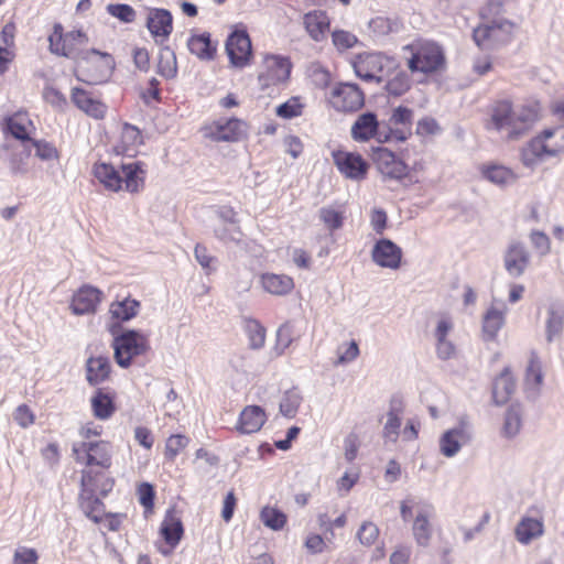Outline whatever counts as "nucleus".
I'll use <instances>...</instances> for the list:
<instances>
[{
  "mask_svg": "<svg viewBox=\"0 0 564 564\" xmlns=\"http://www.w3.org/2000/svg\"><path fill=\"white\" fill-rule=\"evenodd\" d=\"M48 42L52 53L70 58L76 63L75 75L78 80L97 85L105 83L110 76L112 69L111 56L97 50L83 52L67 46L61 24L54 25V32L50 35Z\"/></svg>",
  "mask_w": 564,
  "mask_h": 564,
  "instance_id": "nucleus-1",
  "label": "nucleus"
},
{
  "mask_svg": "<svg viewBox=\"0 0 564 564\" xmlns=\"http://www.w3.org/2000/svg\"><path fill=\"white\" fill-rule=\"evenodd\" d=\"M539 118L538 105L513 106L510 100H499L491 107L487 129L505 141H518L529 134Z\"/></svg>",
  "mask_w": 564,
  "mask_h": 564,
  "instance_id": "nucleus-2",
  "label": "nucleus"
},
{
  "mask_svg": "<svg viewBox=\"0 0 564 564\" xmlns=\"http://www.w3.org/2000/svg\"><path fill=\"white\" fill-rule=\"evenodd\" d=\"M93 173L109 191L126 189L137 193L144 186L145 170L144 164L140 161L121 163L119 167L107 163H96Z\"/></svg>",
  "mask_w": 564,
  "mask_h": 564,
  "instance_id": "nucleus-3",
  "label": "nucleus"
},
{
  "mask_svg": "<svg viewBox=\"0 0 564 564\" xmlns=\"http://www.w3.org/2000/svg\"><path fill=\"white\" fill-rule=\"evenodd\" d=\"M400 516L405 522L413 518L412 535L414 541L419 546H429L433 536L434 506L426 500L406 497L400 502Z\"/></svg>",
  "mask_w": 564,
  "mask_h": 564,
  "instance_id": "nucleus-4",
  "label": "nucleus"
},
{
  "mask_svg": "<svg viewBox=\"0 0 564 564\" xmlns=\"http://www.w3.org/2000/svg\"><path fill=\"white\" fill-rule=\"evenodd\" d=\"M113 357L118 366L128 368L132 359L147 352L149 340L145 335L134 329H124L112 340Z\"/></svg>",
  "mask_w": 564,
  "mask_h": 564,
  "instance_id": "nucleus-5",
  "label": "nucleus"
},
{
  "mask_svg": "<svg viewBox=\"0 0 564 564\" xmlns=\"http://www.w3.org/2000/svg\"><path fill=\"white\" fill-rule=\"evenodd\" d=\"M355 74L365 82L381 84L386 72L393 69L395 61L382 53H362L356 56L354 63Z\"/></svg>",
  "mask_w": 564,
  "mask_h": 564,
  "instance_id": "nucleus-6",
  "label": "nucleus"
},
{
  "mask_svg": "<svg viewBox=\"0 0 564 564\" xmlns=\"http://www.w3.org/2000/svg\"><path fill=\"white\" fill-rule=\"evenodd\" d=\"M73 455L78 463L108 469L111 466V446L106 441L80 442L73 445Z\"/></svg>",
  "mask_w": 564,
  "mask_h": 564,
  "instance_id": "nucleus-7",
  "label": "nucleus"
},
{
  "mask_svg": "<svg viewBox=\"0 0 564 564\" xmlns=\"http://www.w3.org/2000/svg\"><path fill=\"white\" fill-rule=\"evenodd\" d=\"M332 107L339 112H355L365 105V94L357 84L338 83L329 93Z\"/></svg>",
  "mask_w": 564,
  "mask_h": 564,
  "instance_id": "nucleus-8",
  "label": "nucleus"
},
{
  "mask_svg": "<svg viewBox=\"0 0 564 564\" xmlns=\"http://www.w3.org/2000/svg\"><path fill=\"white\" fill-rule=\"evenodd\" d=\"M503 268L507 273L518 279L522 276L531 264V253L525 243L513 239L508 242L502 253Z\"/></svg>",
  "mask_w": 564,
  "mask_h": 564,
  "instance_id": "nucleus-9",
  "label": "nucleus"
},
{
  "mask_svg": "<svg viewBox=\"0 0 564 564\" xmlns=\"http://www.w3.org/2000/svg\"><path fill=\"white\" fill-rule=\"evenodd\" d=\"M473 426L467 416H462L458 424L446 431L440 440V451L446 457L455 456L464 444L471 441Z\"/></svg>",
  "mask_w": 564,
  "mask_h": 564,
  "instance_id": "nucleus-10",
  "label": "nucleus"
},
{
  "mask_svg": "<svg viewBox=\"0 0 564 564\" xmlns=\"http://www.w3.org/2000/svg\"><path fill=\"white\" fill-rule=\"evenodd\" d=\"M351 138L358 142H366L371 138L379 142L390 141V134L384 130V122H379L376 113L365 112L351 126Z\"/></svg>",
  "mask_w": 564,
  "mask_h": 564,
  "instance_id": "nucleus-11",
  "label": "nucleus"
},
{
  "mask_svg": "<svg viewBox=\"0 0 564 564\" xmlns=\"http://www.w3.org/2000/svg\"><path fill=\"white\" fill-rule=\"evenodd\" d=\"M444 63L442 48L435 43L422 44L408 62L411 72L432 73Z\"/></svg>",
  "mask_w": 564,
  "mask_h": 564,
  "instance_id": "nucleus-12",
  "label": "nucleus"
},
{
  "mask_svg": "<svg viewBox=\"0 0 564 564\" xmlns=\"http://www.w3.org/2000/svg\"><path fill=\"white\" fill-rule=\"evenodd\" d=\"M332 156L334 164L346 178L356 182L366 178L369 165L359 153L338 150Z\"/></svg>",
  "mask_w": 564,
  "mask_h": 564,
  "instance_id": "nucleus-13",
  "label": "nucleus"
},
{
  "mask_svg": "<svg viewBox=\"0 0 564 564\" xmlns=\"http://www.w3.org/2000/svg\"><path fill=\"white\" fill-rule=\"evenodd\" d=\"M91 471L83 470L82 473V494H80V509L86 517L91 519L95 523H99L106 514L102 501L94 494L91 487Z\"/></svg>",
  "mask_w": 564,
  "mask_h": 564,
  "instance_id": "nucleus-14",
  "label": "nucleus"
},
{
  "mask_svg": "<svg viewBox=\"0 0 564 564\" xmlns=\"http://www.w3.org/2000/svg\"><path fill=\"white\" fill-rule=\"evenodd\" d=\"M372 160L384 177L402 180L408 175V165L387 148L373 149Z\"/></svg>",
  "mask_w": 564,
  "mask_h": 564,
  "instance_id": "nucleus-15",
  "label": "nucleus"
},
{
  "mask_svg": "<svg viewBox=\"0 0 564 564\" xmlns=\"http://www.w3.org/2000/svg\"><path fill=\"white\" fill-rule=\"evenodd\" d=\"M226 52L232 65L243 67L248 64L252 47L246 31H235L226 41Z\"/></svg>",
  "mask_w": 564,
  "mask_h": 564,
  "instance_id": "nucleus-16",
  "label": "nucleus"
},
{
  "mask_svg": "<svg viewBox=\"0 0 564 564\" xmlns=\"http://www.w3.org/2000/svg\"><path fill=\"white\" fill-rule=\"evenodd\" d=\"M413 111L410 108L399 106L393 109L388 121L384 122V130L390 134V140L405 141L411 134Z\"/></svg>",
  "mask_w": 564,
  "mask_h": 564,
  "instance_id": "nucleus-17",
  "label": "nucleus"
},
{
  "mask_svg": "<svg viewBox=\"0 0 564 564\" xmlns=\"http://www.w3.org/2000/svg\"><path fill=\"white\" fill-rule=\"evenodd\" d=\"M371 258L381 268L397 270L401 265L402 250L390 239H380L372 248Z\"/></svg>",
  "mask_w": 564,
  "mask_h": 564,
  "instance_id": "nucleus-18",
  "label": "nucleus"
},
{
  "mask_svg": "<svg viewBox=\"0 0 564 564\" xmlns=\"http://www.w3.org/2000/svg\"><path fill=\"white\" fill-rule=\"evenodd\" d=\"M245 128L246 123L236 118L218 120L209 127L207 135L216 142H235L245 134Z\"/></svg>",
  "mask_w": 564,
  "mask_h": 564,
  "instance_id": "nucleus-19",
  "label": "nucleus"
},
{
  "mask_svg": "<svg viewBox=\"0 0 564 564\" xmlns=\"http://www.w3.org/2000/svg\"><path fill=\"white\" fill-rule=\"evenodd\" d=\"M508 308L501 301H494L482 316V336L485 340H494L506 322Z\"/></svg>",
  "mask_w": 564,
  "mask_h": 564,
  "instance_id": "nucleus-20",
  "label": "nucleus"
},
{
  "mask_svg": "<svg viewBox=\"0 0 564 564\" xmlns=\"http://www.w3.org/2000/svg\"><path fill=\"white\" fill-rule=\"evenodd\" d=\"M147 28L158 43L166 40L173 31V18L166 9H150Z\"/></svg>",
  "mask_w": 564,
  "mask_h": 564,
  "instance_id": "nucleus-21",
  "label": "nucleus"
},
{
  "mask_svg": "<svg viewBox=\"0 0 564 564\" xmlns=\"http://www.w3.org/2000/svg\"><path fill=\"white\" fill-rule=\"evenodd\" d=\"M267 73L259 75L264 85H275L285 82L291 73V63L286 57L271 55L265 57Z\"/></svg>",
  "mask_w": 564,
  "mask_h": 564,
  "instance_id": "nucleus-22",
  "label": "nucleus"
},
{
  "mask_svg": "<svg viewBox=\"0 0 564 564\" xmlns=\"http://www.w3.org/2000/svg\"><path fill=\"white\" fill-rule=\"evenodd\" d=\"M551 155V147H549L542 134L531 139L520 152V160L525 167L534 169L546 158Z\"/></svg>",
  "mask_w": 564,
  "mask_h": 564,
  "instance_id": "nucleus-23",
  "label": "nucleus"
},
{
  "mask_svg": "<svg viewBox=\"0 0 564 564\" xmlns=\"http://www.w3.org/2000/svg\"><path fill=\"white\" fill-rule=\"evenodd\" d=\"M101 299V292L93 286L80 288L73 296L70 308L76 315L95 313Z\"/></svg>",
  "mask_w": 564,
  "mask_h": 564,
  "instance_id": "nucleus-24",
  "label": "nucleus"
},
{
  "mask_svg": "<svg viewBox=\"0 0 564 564\" xmlns=\"http://www.w3.org/2000/svg\"><path fill=\"white\" fill-rule=\"evenodd\" d=\"M510 29L511 24L507 21H494L489 24H484L476 28L473 32V37L479 47H487L488 42L503 41Z\"/></svg>",
  "mask_w": 564,
  "mask_h": 564,
  "instance_id": "nucleus-25",
  "label": "nucleus"
},
{
  "mask_svg": "<svg viewBox=\"0 0 564 564\" xmlns=\"http://www.w3.org/2000/svg\"><path fill=\"white\" fill-rule=\"evenodd\" d=\"M267 421L264 410L259 405H247L239 415L236 425L240 434H252L261 430Z\"/></svg>",
  "mask_w": 564,
  "mask_h": 564,
  "instance_id": "nucleus-26",
  "label": "nucleus"
},
{
  "mask_svg": "<svg viewBox=\"0 0 564 564\" xmlns=\"http://www.w3.org/2000/svg\"><path fill=\"white\" fill-rule=\"evenodd\" d=\"M403 401L399 397H393L390 401L387 421L382 430V436L386 441L395 443L401 429V415L403 413Z\"/></svg>",
  "mask_w": 564,
  "mask_h": 564,
  "instance_id": "nucleus-27",
  "label": "nucleus"
},
{
  "mask_svg": "<svg viewBox=\"0 0 564 564\" xmlns=\"http://www.w3.org/2000/svg\"><path fill=\"white\" fill-rule=\"evenodd\" d=\"M70 99L78 109L90 117L101 119L106 113V106L101 101L93 98L90 94L83 88L74 87L72 89Z\"/></svg>",
  "mask_w": 564,
  "mask_h": 564,
  "instance_id": "nucleus-28",
  "label": "nucleus"
},
{
  "mask_svg": "<svg viewBox=\"0 0 564 564\" xmlns=\"http://www.w3.org/2000/svg\"><path fill=\"white\" fill-rule=\"evenodd\" d=\"M516 539L523 545L530 544L533 540L544 534V523L542 518L523 517L514 529Z\"/></svg>",
  "mask_w": 564,
  "mask_h": 564,
  "instance_id": "nucleus-29",
  "label": "nucleus"
},
{
  "mask_svg": "<svg viewBox=\"0 0 564 564\" xmlns=\"http://www.w3.org/2000/svg\"><path fill=\"white\" fill-rule=\"evenodd\" d=\"M86 380L90 386H98L105 382L111 371V365L108 357H89L86 361Z\"/></svg>",
  "mask_w": 564,
  "mask_h": 564,
  "instance_id": "nucleus-30",
  "label": "nucleus"
},
{
  "mask_svg": "<svg viewBox=\"0 0 564 564\" xmlns=\"http://www.w3.org/2000/svg\"><path fill=\"white\" fill-rule=\"evenodd\" d=\"M304 26L314 41L321 42L329 29V19L325 11L314 10L304 15Z\"/></svg>",
  "mask_w": 564,
  "mask_h": 564,
  "instance_id": "nucleus-31",
  "label": "nucleus"
},
{
  "mask_svg": "<svg viewBox=\"0 0 564 564\" xmlns=\"http://www.w3.org/2000/svg\"><path fill=\"white\" fill-rule=\"evenodd\" d=\"M481 173L487 181L500 187L511 186L518 181V175L511 169L500 164L486 165Z\"/></svg>",
  "mask_w": 564,
  "mask_h": 564,
  "instance_id": "nucleus-32",
  "label": "nucleus"
},
{
  "mask_svg": "<svg viewBox=\"0 0 564 564\" xmlns=\"http://www.w3.org/2000/svg\"><path fill=\"white\" fill-rule=\"evenodd\" d=\"M261 285L268 293L278 296L290 293L294 288L292 278L275 273H263L261 275Z\"/></svg>",
  "mask_w": 564,
  "mask_h": 564,
  "instance_id": "nucleus-33",
  "label": "nucleus"
},
{
  "mask_svg": "<svg viewBox=\"0 0 564 564\" xmlns=\"http://www.w3.org/2000/svg\"><path fill=\"white\" fill-rule=\"evenodd\" d=\"M542 362L535 351H531L529 362L525 369L524 384L525 389L532 391L535 395L540 392L543 383Z\"/></svg>",
  "mask_w": 564,
  "mask_h": 564,
  "instance_id": "nucleus-34",
  "label": "nucleus"
},
{
  "mask_svg": "<svg viewBox=\"0 0 564 564\" xmlns=\"http://www.w3.org/2000/svg\"><path fill=\"white\" fill-rule=\"evenodd\" d=\"M516 388L514 380L509 368H505L494 381L492 398L496 404L506 403Z\"/></svg>",
  "mask_w": 564,
  "mask_h": 564,
  "instance_id": "nucleus-35",
  "label": "nucleus"
},
{
  "mask_svg": "<svg viewBox=\"0 0 564 564\" xmlns=\"http://www.w3.org/2000/svg\"><path fill=\"white\" fill-rule=\"evenodd\" d=\"M187 47L192 54L206 61L213 59L216 53V47L210 41V34L207 32L189 37L187 41Z\"/></svg>",
  "mask_w": 564,
  "mask_h": 564,
  "instance_id": "nucleus-36",
  "label": "nucleus"
},
{
  "mask_svg": "<svg viewBox=\"0 0 564 564\" xmlns=\"http://www.w3.org/2000/svg\"><path fill=\"white\" fill-rule=\"evenodd\" d=\"M91 408L94 415L99 420L109 419L116 410L113 398L102 389H98L93 395Z\"/></svg>",
  "mask_w": 564,
  "mask_h": 564,
  "instance_id": "nucleus-37",
  "label": "nucleus"
},
{
  "mask_svg": "<svg viewBox=\"0 0 564 564\" xmlns=\"http://www.w3.org/2000/svg\"><path fill=\"white\" fill-rule=\"evenodd\" d=\"M161 534L164 538V541L173 549L175 547L182 539L183 535V524L180 519L174 518L173 516H167L161 524Z\"/></svg>",
  "mask_w": 564,
  "mask_h": 564,
  "instance_id": "nucleus-38",
  "label": "nucleus"
},
{
  "mask_svg": "<svg viewBox=\"0 0 564 564\" xmlns=\"http://www.w3.org/2000/svg\"><path fill=\"white\" fill-rule=\"evenodd\" d=\"M140 303L137 300L124 299L111 303L109 313L118 321L127 322L137 316Z\"/></svg>",
  "mask_w": 564,
  "mask_h": 564,
  "instance_id": "nucleus-39",
  "label": "nucleus"
},
{
  "mask_svg": "<svg viewBox=\"0 0 564 564\" xmlns=\"http://www.w3.org/2000/svg\"><path fill=\"white\" fill-rule=\"evenodd\" d=\"M158 73L166 79H172L177 74L176 55L169 46H163L160 50Z\"/></svg>",
  "mask_w": 564,
  "mask_h": 564,
  "instance_id": "nucleus-40",
  "label": "nucleus"
},
{
  "mask_svg": "<svg viewBox=\"0 0 564 564\" xmlns=\"http://www.w3.org/2000/svg\"><path fill=\"white\" fill-rule=\"evenodd\" d=\"M318 218L330 232L339 230L345 220L344 213L333 206H324L319 208Z\"/></svg>",
  "mask_w": 564,
  "mask_h": 564,
  "instance_id": "nucleus-41",
  "label": "nucleus"
},
{
  "mask_svg": "<svg viewBox=\"0 0 564 564\" xmlns=\"http://www.w3.org/2000/svg\"><path fill=\"white\" fill-rule=\"evenodd\" d=\"M522 413L519 405H511L505 414L502 433L506 437H514L521 430Z\"/></svg>",
  "mask_w": 564,
  "mask_h": 564,
  "instance_id": "nucleus-42",
  "label": "nucleus"
},
{
  "mask_svg": "<svg viewBox=\"0 0 564 564\" xmlns=\"http://www.w3.org/2000/svg\"><path fill=\"white\" fill-rule=\"evenodd\" d=\"M260 520L267 528L279 531L286 524L288 518L286 514L278 508L267 506L263 507L260 512Z\"/></svg>",
  "mask_w": 564,
  "mask_h": 564,
  "instance_id": "nucleus-43",
  "label": "nucleus"
},
{
  "mask_svg": "<svg viewBox=\"0 0 564 564\" xmlns=\"http://www.w3.org/2000/svg\"><path fill=\"white\" fill-rule=\"evenodd\" d=\"M245 332L249 339V346L252 349H260L263 347L265 341V328L253 318H247L245 321Z\"/></svg>",
  "mask_w": 564,
  "mask_h": 564,
  "instance_id": "nucleus-44",
  "label": "nucleus"
},
{
  "mask_svg": "<svg viewBox=\"0 0 564 564\" xmlns=\"http://www.w3.org/2000/svg\"><path fill=\"white\" fill-rule=\"evenodd\" d=\"M545 143L551 147V155L564 152V126L545 129L541 132Z\"/></svg>",
  "mask_w": 564,
  "mask_h": 564,
  "instance_id": "nucleus-45",
  "label": "nucleus"
},
{
  "mask_svg": "<svg viewBox=\"0 0 564 564\" xmlns=\"http://www.w3.org/2000/svg\"><path fill=\"white\" fill-rule=\"evenodd\" d=\"M142 143V135L134 126L126 123L121 131V150L123 153L130 154L135 148Z\"/></svg>",
  "mask_w": 564,
  "mask_h": 564,
  "instance_id": "nucleus-46",
  "label": "nucleus"
},
{
  "mask_svg": "<svg viewBox=\"0 0 564 564\" xmlns=\"http://www.w3.org/2000/svg\"><path fill=\"white\" fill-rule=\"evenodd\" d=\"M564 327V311L562 308L551 307L549 310V317L546 321V340L553 341L554 337L558 336Z\"/></svg>",
  "mask_w": 564,
  "mask_h": 564,
  "instance_id": "nucleus-47",
  "label": "nucleus"
},
{
  "mask_svg": "<svg viewBox=\"0 0 564 564\" xmlns=\"http://www.w3.org/2000/svg\"><path fill=\"white\" fill-rule=\"evenodd\" d=\"M302 397L296 390H289L280 402V412L286 417H294L301 404Z\"/></svg>",
  "mask_w": 564,
  "mask_h": 564,
  "instance_id": "nucleus-48",
  "label": "nucleus"
},
{
  "mask_svg": "<svg viewBox=\"0 0 564 564\" xmlns=\"http://www.w3.org/2000/svg\"><path fill=\"white\" fill-rule=\"evenodd\" d=\"M31 151L23 148L19 151H14L9 160L10 171L13 175H25L29 171L28 160Z\"/></svg>",
  "mask_w": 564,
  "mask_h": 564,
  "instance_id": "nucleus-49",
  "label": "nucleus"
},
{
  "mask_svg": "<svg viewBox=\"0 0 564 564\" xmlns=\"http://www.w3.org/2000/svg\"><path fill=\"white\" fill-rule=\"evenodd\" d=\"M91 471V487L95 495L106 497L113 488L115 481L105 471Z\"/></svg>",
  "mask_w": 564,
  "mask_h": 564,
  "instance_id": "nucleus-50",
  "label": "nucleus"
},
{
  "mask_svg": "<svg viewBox=\"0 0 564 564\" xmlns=\"http://www.w3.org/2000/svg\"><path fill=\"white\" fill-rule=\"evenodd\" d=\"M293 341L292 325L286 322L276 330V343L273 348L275 356H281Z\"/></svg>",
  "mask_w": 564,
  "mask_h": 564,
  "instance_id": "nucleus-51",
  "label": "nucleus"
},
{
  "mask_svg": "<svg viewBox=\"0 0 564 564\" xmlns=\"http://www.w3.org/2000/svg\"><path fill=\"white\" fill-rule=\"evenodd\" d=\"M411 86V80L405 72H399L393 78L386 84V89L389 95L401 96Z\"/></svg>",
  "mask_w": 564,
  "mask_h": 564,
  "instance_id": "nucleus-52",
  "label": "nucleus"
},
{
  "mask_svg": "<svg viewBox=\"0 0 564 564\" xmlns=\"http://www.w3.org/2000/svg\"><path fill=\"white\" fill-rule=\"evenodd\" d=\"M42 96L47 104L58 111H64L67 108L66 97L53 86H45Z\"/></svg>",
  "mask_w": 564,
  "mask_h": 564,
  "instance_id": "nucleus-53",
  "label": "nucleus"
},
{
  "mask_svg": "<svg viewBox=\"0 0 564 564\" xmlns=\"http://www.w3.org/2000/svg\"><path fill=\"white\" fill-rule=\"evenodd\" d=\"M302 111L303 105L301 104L299 97H292L276 108V115L284 119H291L301 116Z\"/></svg>",
  "mask_w": 564,
  "mask_h": 564,
  "instance_id": "nucleus-54",
  "label": "nucleus"
},
{
  "mask_svg": "<svg viewBox=\"0 0 564 564\" xmlns=\"http://www.w3.org/2000/svg\"><path fill=\"white\" fill-rule=\"evenodd\" d=\"M106 9L110 15L117 18L121 22L131 23L135 20V11L129 4H108Z\"/></svg>",
  "mask_w": 564,
  "mask_h": 564,
  "instance_id": "nucleus-55",
  "label": "nucleus"
},
{
  "mask_svg": "<svg viewBox=\"0 0 564 564\" xmlns=\"http://www.w3.org/2000/svg\"><path fill=\"white\" fill-rule=\"evenodd\" d=\"M379 536L378 527L371 521H365L358 532L357 539L362 545L370 546L372 545Z\"/></svg>",
  "mask_w": 564,
  "mask_h": 564,
  "instance_id": "nucleus-56",
  "label": "nucleus"
},
{
  "mask_svg": "<svg viewBox=\"0 0 564 564\" xmlns=\"http://www.w3.org/2000/svg\"><path fill=\"white\" fill-rule=\"evenodd\" d=\"M529 239L532 247L540 256H545L550 252L551 241L549 236L544 231L532 230L529 234Z\"/></svg>",
  "mask_w": 564,
  "mask_h": 564,
  "instance_id": "nucleus-57",
  "label": "nucleus"
},
{
  "mask_svg": "<svg viewBox=\"0 0 564 564\" xmlns=\"http://www.w3.org/2000/svg\"><path fill=\"white\" fill-rule=\"evenodd\" d=\"M188 438L184 435H171L165 444V457L173 460L186 447Z\"/></svg>",
  "mask_w": 564,
  "mask_h": 564,
  "instance_id": "nucleus-58",
  "label": "nucleus"
},
{
  "mask_svg": "<svg viewBox=\"0 0 564 564\" xmlns=\"http://www.w3.org/2000/svg\"><path fill=\"white\" fill-rule=\"evenodd\" d=\"M194 254L195 259L207 274H210L216 270V258L208 253L207 248L205 246L197 243L194 249Z\"/></svg>",
  "mask_w": 564,
  "mask_h": 564,
  "instance_id": "nucleus-59",
  "label": "nucleus"
},
{
  "mask_svg": "<svg viewBox=\"0 0 564 564\" xmlns=\"http://www.w3.org/2000/svg\"><path fill=\"white\" fill-rule=\"evenodd\" d=\"M32 145L35 149V156L42 161H51L58 159L57 149L50 142L44 140L32 141Z\"/></svg>",
  "mask_w": 564,
  "mask_h": 564,
  "instance_id": "nucleus-60",
  "label": "nucleus"
},
{
  "mask_svg": "<svg viewBox=\"0 0 564 564\" xmlns=\"http://www.w3.org/2000/svg\"><path fill=\"white\" fill-rule=\"evenodd\" d=\"M26 120L22 117L14 116L8 119L7 128L8 131L18 140H29V133L26 130Z\"/></svg>",
  "mask_w": 564,
  "mask_h": 564,
  "instance_id": "nucleus-61",
  "label": "nucleus"
},
{
  "mask_svg": "<svg viewBox=\"0 0 564 564\" xmlns=\"http://www.w3.org/2000/svg\"><path fill=\"white\" fill-rule=\"evenodd\" d=\"M215 236L224 242H239L242 232L239 226L221 225L215 228Z\"/></svg>",
  "mask_w": 564,
  "mask_h": 564,
  "instance_id": "nucleus-62",
  "label": "nucleus"
},
{
  "mask_svg": "<svg viewBox=\"0 0 564 564\" xmlns=\"http://www.w3.org/2000/svg\"><path fill=\"white\" fill-rule=\"evenodd\" d=\"M332 40L336 48L339 51L351 48L358 42L356 35L343 30L334 31Z\"/></svg>",
  "mask_w": 564,
  "mask_h": 564,
  "instance_id": "nucleus-63",
  "label": "nucleus"
},
{
  "mask_svg": "<svg viewBox=\"0 0 564 564\" xmlns=\"http://www.w3.org/2000/svg\"><path fill=\"white\" fill-rule=\"evenodd\" d=\"M39 554L35 549L19 546L13 554V564H37Z\"/></svg>",
  "mask_w": 564,
  "mask_h": 564,
  "instance_id": "nucleus-64",
  "label": "nucleus"
}]
</instances>
